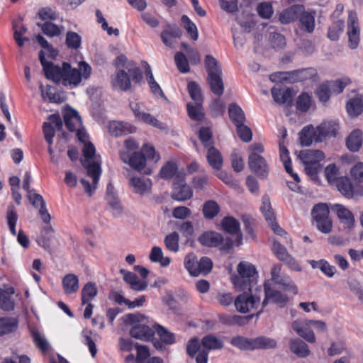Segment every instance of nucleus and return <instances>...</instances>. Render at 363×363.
I'll return each mask as SVG.
<instances>
[{"label": "nucleus", "mask_w": 363, "mask_h": 363, "mask_svg": "<svg viewBox=\"0 0 363 363\" xmlns=\"http://www.w3.org/2000/svg\"><path fill=\"white\" fill-rule=\"evenodd\" d=\"M345 23L339 20L335 21L328 29V37L331 40H337L339 38L340 33L343 30Z\"/></svg>", "instance_id": "61"}, {"label": "nucleus", "mask_w": 363, "mask_h": 363, "mask_svg": "<svg viewBox=\"0 0 363 363\" xmlns=\"http://www.w3.org/2000/svg\"><path fill=\"white\" fill-rule=\"evenodd\" d=\"M6 218L10 232L12 235H16V224L18 220V214L13 205L8 207Z\"/></svg>", "instance_id": "58"}, {"label": "nucleus", "mask_w": 363, "mask_h": 363, "mask_svg": "<svg viewBox=\"0 0 363 363\" xmlns=\"http://www.w3.org/2000/svg\"><path fill=\"white\" fill-rule=\"evenodd\" d=\"M347 35L349 46L351 49L357 48L360 40V29L356 13L351 12L347 21Z\"/></svg>", "instance_id": "12"}, {"label": "nucleus", "mask_w": 363, "mask_h": 363, "mask_svg": "<svg viewBox=\"0 0 363 363\" xmlns=\"http://www.w3.org/2000/svg\"><path fill=\"white\" fill-rule=\"evenodd\" d=\"M315 128L313 125L304 127L299 133L300 144L301 146H310L313 141L315 142Z\"/></svg>", "instance_id": "34"}, {"label": "nucleus", "mask_w": 363, "mask_h": 363, "mask_svg": "<svg viewBox=\"0 0 363 363\" xmlns=\"http://www.w3.org/2000/svg\"><path fill=\"white\" fill-rule=\"evenodd\" d=\"M291 327L296 333L310 343H314L316 341L314 333L308 329L304 328L303 321L301 320H294L291 323Z\"/></svg>", "instance_id": "31"}, {"label": "nucleus", "mask_w": 363, "mask_h": 363, "mask_svg": "<svg viewBox=\"0 0 363 363\" xmlns=\"http://www.w3.org/2000/svg\"><path fill=\"white\" fill-rule=\"evenodd\" d=\"M118 62L120 63L124 69H119L116 77L112 80L113 88H118L122 91H128L131 88V82L130 77L136 82H140L142 79V72L139 67L132 62H127L125 55H120L117 58Z\"/></svg>", "instance_id": "2"}, {"label": "nucleus", "mask_w": 363, "mask_h": 363, "mask_svg": "<svg viewBox=\"0 0 363 363\" xmlns=\"http://www.w3.org/2000/svg\"><path fill=\"white\" fill-rule=\"evenodd\" d=\"M39 60L46 78L64 86H77L82 79H87L91 72V67L84 61L79 63L78 69L72 68L67 62H63L62 67L55 65L45 60L43 50L39 53Z\"/></svg>", "instance_id": "1"}, {"label": "nucleus", "mask_w": 363, "mask_h": 363, "mask_svg": "<svg viewBox=\"0 0 363 363\" xmlns=\"http://www.w3.org/2000/svg\"><path fill=\"white\" fill-rule=\"evenodd\" d=\"M144 317L135 314H127L123 317V321L126 324L132 325L130 335L132 337L143 341H149L155 334V328L152 329L141 322Z\"/></svg>", "instance_id": "5"}, {"label": "nucleus", "mask_w": 363, "mask_h": 363, "mask_svg": "<svg viewBox=\"0 0 363 363\" xmlns=\"http://www.w3.org/2000/svg\"><path fill=\"white\" fill-rule=\"evenodd\" d=\"M281 270V265L280 264H275L271 269L272 279L277 284L281 285L284 289L290 291L295 294H297L298 289L295 284L288 277H280Z\"/></svg>", "instance_id": "17"}, {"label": "nucleus", "mask_w": 363, "mask_h": 363, "mask_svg": "<svg viewBox=\"0 0 363 363\" xmlns=\"http://www.w3.org/2000/svg\"><path fill=\"white\" fill-rule=\"evenodd\" d=\"M204 65L208 75L222 72V69L218 61L211 55H206L205 56Z\"/></svg>", "instance_id": "44"}, {"label": "nucleus", "mask_w": 363, "mask_h": 363, "mask_svg": "<svg viewBox=\"0 0 363 363\" xmlns=\"http://www.w3.org/2000/svg\"><path fill=\"white\" fill-rule=\"evenodd\" d=\"M264 298L262 303V309L259 310L257 313L256 316L263 311V308L269 303H274L283 307L286 305L288 301V298L286 295L282 294L280 291L272 289L269 284H264Z\"/></svg>", "instance_id": "10"}, {"label": "nucleus", "mask_w": 363, "mask_h": 363, "mask_svg": "<svg viewBox=\"0 0 363 363\" xmlns=\"http://www.w3.org/2000/svg\"><path fill=\"white\" fill-rule=\"evenodd\" d=\"M64 121L66 128L71 132L82 126V120L77 111L71 108L64 111Z\"/></svg>", "instance_id": "22"}, {"label": "nucleus", "mask_w": 363, "mask_h": 363, "mask_svg": "<svg viewBox=\"0 0 363 363\" xmlns=\"http://www.w3.org/2000/svg\"><path fill=\"white\" fill-rule=\"evenodd\" d=\"M297 156L303 164L307 175L313 180L317 179L318 174L323 168L320 162L325 159L323 152L308 149L298 152Z\"/></svg>", "instance_id": "3"}, {"label": "nucleus", "mask_w": 363, "mask_h": 363, "mask_svg": "<svg viewBox=\"0 0 363 363\" xmlns=\"http://www.w3.org/2000/svg\"><path fill=\"white\" fill-rule=\"evenodd\" d=\"M220 206L214 200L206 201L202 208L203 216L207 219L214 218L220 212Z\"/></svg>", "instance_id": "40"}, {"label": "nucleus", "mask_w": 363, "mask_h": 363, "mask_svg": "<svg viewBox=\"0 0 363 363\" xmlns=\"http://www.w3.org/2000/svg\"><path fill=\"white\" fill-rule=\"evenodd\" d=\"M272 252L280 261L283 262L289 269L296 272L301 271L298 262L288 252L286 247L277 240L273 241Z\"/></svg>", "instance_id": "9"}, {"label": "nucleus", "mask_w": 363, "mask_h": 363, "mask_svg": "<svg viewBox=\"0 0 363 363\" xmlns=\"http://www.w3.org/2000/svg\"><path fill=\"white\" fill-rule=\"evenodd\" d=\"M174 60L177 69L182 73H187L190 71L189 62L185 55L181 52H178L174 55Z\"/></svg>", "instance_id": "59"}, {"label": "nucleus", "mask_w": 363, "mask_h": 363, "mask_svg": "<svg viewBox=\"0 0 363 363\" xmlns=\"http://www.w3.org/2000/svg\"><path fill=\"white\" fill-rule=\"evenodd\" d=\"M316 135L315 142L320 143L326 138L335 137L338 129V124L333 121H325L315 127Z\"/></svg>", "instance_id": "13"}, {"label": "nucleus", "mask_w": 363, "mask_h": 363, "mask_svg": "<svg viewBox=\"0 0 363 363\" xmlns=\"http://www.w3.org/2000/svg\"><path fill=\"white\" fill-rule=\"evenodd\" d=\"M82 336L85 340V342L89 347V350L93 357L96 356L97 352L96 346L95 344L96 334L94 333L91 330L85 329L82 331Z\"/></svg>", "instance_id": "52"}, {"label": "nucleus", "mask_w": 363, "mask_h": 363, "mask_svg": "<svg viewBox=\"0 0 363 363\" xmlns=\"http://www.w3.org/2000/svg\"><path fill=\"white\" fill-rule=\"evenodd\" d=\"M108 132L114 137H120L135 131V128L128 123L112 121L108 125Z\"/></svg>", "instance_id": "24"}, {"label": "nucleus", "mask_w": 363, "mask_h": 363, "mask_svg": "<svg viewBox=\"0 0 363 363\" xmlns=\"http://www.w3.org/2000/svg\"><path fill=\"white\" fill-rule=\"evenodd\" d=\"M179 235L177 232H173L167 235L164 238V244L166 247L173 252H177L179 249Z\"/></svg>", "instance_id": "55"}, {"label": "nucleus", "mask_w": 363, "mask_h": 363, "mask_svg": "<svg viewBox=\"0 0 363 363\" xmlns=\"http://www.w3.org/2000/svg\"><path fill=\"white\" fill-rule=\"evenodd\" d=\"M177 167L174 162H167L161 169V177L164 179H169L176 175Z\"/></svg>", "instance_id": "63"}, {"label": "nucleus", "mask_w": 363, "mask_h": 363, "mask_svg": "<svg viewBox=\"0 0 363 363\" xmlns=\"http://www.w3.org/2000/svg\"><path fill=\"white\" fill-rule=\"evenodd\" d=\"M206 151V160L208 164L213 169L220 170L223 164V159L220 151L215 146H211Z\"/></svg>", "instance_id": "27"}, {"label": "nucleus", "mask_w": 363, "mask_h": 363, "mask_svg": "<svg viewBox=\"0 0 363 363\" xmlns=\"http://www.w3.org/2000/svg\"><path fill=\"white\" fill-rule=\"evenodd\" d=\"M332 211H334L340 221L347 228H351L354 225V218L350 211L342 204L336 203L332 206Z\"/></svg>", "instance_id": "21"}, {"label": "nucleus", "mask_w": 363, "mask_h": 363, "mask_svg": "<svg viewBox=\"0 0 363 363\" xmlns=\"http://www.w3.org/2000/svg\"><path fill=\"white\" fill-rule=\"evenodd\" d=\"M62 284L65 293L67 295L76 293L79 289V279L76 274L72 273L64 276Z\"/></svg>", "instance_id": "28"}, {"label": "nucleus", "mask_w": 363, "mask_h": 363, "mask_svg": "<svg viewBox=\"0 0 363 363\" xmlns=\"http://www.w3.org/2000/svg\"><path fill=\"white\" fill-rule=\"evenodd\" d=\"M238 274L231 277L235 287L239 291L248 289L251 292L252 285L257 279L255 267L246 262H241L237 267Z\"/></svg>", "instance_id": "4"}, {"label": "nucleus", "mask_w": 363, "mask_h": 363, "mask_svg": "<svg viewBox=\"0 0 363 363\" xmlns=\"http://www.w3.org/2000/svg\"><path fill=\"white\" fill-rule=\"evenodd\" d=\"M55 233V229L50 223L45 224L42 228L40 235L37 239V242L45 250L50 249V242L51 240V235Z\"/></svg>", "instance_id": "35"}, {"label": "nucleus", "mask_w": 363, "mask_h": 363, "mask_svg": "<svg viewBox=\"0 0 363 363\" xmlns=\"http://www.w3.org/2000/svg\"><path fill=\"white\" fill-rule=\"evenodd\" d=\"M303 6L301 5H294L284 10L279 15V21L282 24H288L298 18L299 14L303 11Z\"/></svg>", "instance_id": "29"}, {"label": "nucleus", "mask_w": 363, "mask_h": 363, "mask_svg": "<svg viewBox=\"0 0 363 363\" xmlns=\"http://www.w3.org/2000/svg\"><path fill=\"white\" fill-rule=\"evenodd\" d=\"M18 328V320L13 317L0 318V336L14 332Z\"/></svg>", "instance_id": "36"}, {"label": "nucleus", "mask_w": 363, "mask_h": 363, "mask_svg": "<svg viewBox=\"0 0 363 363\" xmlns=\"http://www.w3.org/2000/svg\"><path fill=\"white\" fill-rule=\"evenodd\" d=\"M84 160L82 162L83 166L86 169L88 175L93 179L96 185L98 184L101 174V168L99 160L95 155V147L92 143H84L83 149Z\"/></svg>", "instance_id": "6"}, {"label": "nucleus", "mask_w": 363, "mask_h": 363, "mask_svg": "<svg viewBox=\"0 0 363 363\" xmlns=\"http://www.w3.org/2000/svg\"><path fill=\"white\" fill-rule=\"evenodd\" d=\"M201 345L202 349L196 355V363H207L209 350H218L223 347V342L212 335L203 337L201 340Z\"/></svg>", "instance_id": "8"}, {"label": "nucleus", "mask_w": 363, "mask_h": 363, "mask_svg": "<svg viewBox=\"0 0 363 363\" xmlns=\"http://www.w3.org/2000/svg\"><path fill=\"white\" fill-rule=\"evenodd\" d=\"M337 190L347 199H352L356 195H363V186H359L356 190L348 177H340L335 183Z\"/></svg>", "instance_id": "16"}, {"label": "nucleus", "mask_w": 363, "mask_h": 363, "mask_svg": "<svg viewBox=\"0 0 363 363\" xmlns=\"http://www.w3.org/2000/svg\"><path fill=\"white\" fill-rule=\"evenodd\" d=\"M329 208L325 203H318L312 210V216L315 220L329 217Z\"/></svg>", "instance_id": "60"}, {"label": "nucleus", "mask_w": 363, "mask_h": 363, "mask_svg": "<svg viewBox=\"0 0 363 363\" xmlns=\"http://www.w3.org/2000/svg\"><path fill=\"white\" fill-rule=\"evenodd\" d=\"M259 302L260 297L256 294L244 292L235 298L234 306L238 312L247 313L257 308Z\"/></svg>", "instance_id": "7"}, {"label": "nucleus", "mask_w": 363, "mask_h": 363, "mask_svg": "<svg viewBox=\"0 0 363 363\" xmlns=\"http://www.w3.org/2000/svg\"><path fill=\"white\" fill-rule=\"evenodd\" d=\"M254 315H250L247 316H241L239 315H230L226 313L220 314L218 315V320L220 323L223 325L228 326H242L248 323L252 319Z\"/></svg>", "instance_id": "20"}, {"label": "nucleus", "mask_w": 363, "mask_h": 363, "mask_svg": "<svg viewBox=\"0 0 363 363\" xmlns=\"http://www.w3.org/2000/svg\"><path fill=\"white\" fill-rule=\"evenodd\" d=\"M248 166L252 172L261 178H265L268 172V167L263 157L257 153H250L248 156Z\"/></svg>", "instance_id": "14"}, {"label": "nucleus", "mask_w": 363, "mask_h": 363, "mask_svg": "<svg viewBox=\"0 0 363 363\" xmlns=\"http://www.w3.org/2000/svg\"><path fill=\"white\" fill-rule=\"evenodd\" d=\"M274 100L279 104L291 105L293 98V90L291 88H276L271 90Z\"/></svg>", "instance_id": "26"}, {"label": "nucleus", "mask_w": 363, "mask_h": 363, "mask_svg": "<svg viewBox=\"0 0 363 363\" xmlns=\"http://www.w3.org/2000/svg\"><path fill=\"white\" fill-rule=\"evenodd\" d=\"M228 114L235 125L245 123V116L242 108L236 104H230L228 106Z\"/></svg>", "instance_id": "37"}, {"label": "nucleus", "mask_w": 363, "mask_h": 363, "mask_svg": "<svg viewBox=\"0 0 363 363\" xmlns=\"http://www.w3.org/2000/svg\"><path fill=\"white\" fill-rule=\"evenodd\" d=\"M301 28L308 33H312L315 28V16L309 12L303 11L299 14Z\"/></svg>", "instance_id": "39"}, {"label": "nucleus", "mask_w": 363, "mask_h": 363, "mask_svg": "<svg viewBox=\"0 0 363 363\" xmlns=\"http://www.w3.org/2000/svg\"><path fill=\"white\" fill-rule=\"evenodd\" d=\"M13 293L6 291L0 289V308L4 311H11L14 307V303L11 298V295Z\"/></svg>", "instance_id": "57"}, {"label": "nucleus", "mask_w": 363, "mask_h": 363, "mask_svg": "<svg viewBox=\"0 0 363 363\" xmlns=\"http://www.w3.org/2000/svg\"><path fill=\"white\" fill-rule=\"evenodd\" d=\"M65 43L69 48L77 50L81 45V36L73 31H68L66 35Z\"/></svg>", "instance_id": "64"}, {"label": "nucleus", "mask_w": 363, "mask_h": 363, "mask_svg": "<svg viewBox=\"0 0 363 363\" xmlns=\"http://www.w3.org/2000/svg\"><path fill=\"white\" fill-rule=\"evenodd\" d=\"M184 28L186 30L190 38L194 40H197L199 33L196 25L189 19L186 15H183L181 18Z\"/></svg>", "instance_id": "51"}, {"label": "nucleus", "mask_w": 363, "mask_h": 363, "mask_svg": "<svg viewBox=\"0 0 363 363\" xmlns=\"http://www.w3.org/2000/svg\"><path fill=\"white\" fill-rule=\"evenodd\" d=\"M348 114L351 116H357L363 111V101L359 98L351 99L346 105Z\"/></svg>", "instance_id": "45"}, {"label": "nucleus", "mask_w": 363, "mask_h": 363, "mask_svg": "<svg viewBox=\"0 0 363 363\" xmlns=\"http://www.w3.org/2000/svg\"><path fill=\"white\" fill-rule=\"evenodd\" d=\"M182 35V31L177 25H167L161 33V38L165 45L172 47L173 39L179 38Z\"/></svg>", "instance_id": "23"}, {"label": "nucleus", "mask_w": 363, "mask_h": 363, "mask_svg": "<svg viewBox=\"0 0 363 363\" xmlns=\"http://www.w3.org/2000/svg\"><path fill=\"white\" fill-rule=\"evenodd\" d=\"M316 74V70L312 67L297 69L291 72L292 77L296 78L297 80L300 81L311 79L314 77Z\"/></svg>", "instance_id": "54"}, {"label": "nucleus", "mask_w": 363, "mask_h": 363, "mask_svg": "<svg viewBox=\"0 0 363 363\" xmlns=\"http://www.w3.org/2000/svg\"><path fill=\"white\" fill-rule=\"evenodd\" d=\"M310 264L313 269H320L329 277H332L336 272L335 267L323 259L319 261L311 260L310 261Z\"/></svg>", "instance_id": "48"}, {"label": "nucleus", "mask_w": 363, "mask_h": 363, "mask_svg": "<svg viewBox=\"0 0 363 363\" xmlns=\"http://www.w3.org/2000/svg\"><path fill=\"white\" fill-rule=\"evenodd\" d=\"M150 259L153 262H160L162 266L166 267L170 264L169 257H164L161 247L155 246L152 248L150 254Z\"/></svg>", "instance_id": "47"}, {"label": "nucleus", "mask_w": 363, "mask_h": 363, "mask_svg": "<svg viewBox=\"0 0 363 363\" xmlns=\"http://www.w3.org/2000/svg\"><path fill=\"white\" fill-rule=\"evenodd\" d=\"M193 196L191 187L188 186L183 177H177V181L173 184L172 198L174 200L184 201L190 199Z\"/></svg>", "instance_id": "15"}, {"label": "nucleus", "mask_w": 363, "mask_h": 363, "mask_svg": "<svg viewBox=\"0 0 363 363\" xmlns=\"http://www.w3.org/2000/svg\"><path fill=\"white\" fill-rule=\"evenodd\" d=\"M188 92L191 99L196 102H203V97L200 86L196 82H190L188 84Z\"/></svg>", "instance_id": "56"}, {"label": "nucleus", "mask_w": 363, "mask_h": 363, "mask_svg": "<svg viewBox=\"0 0 363 363\" xmlns=\"http://www.w3.org/2000/svg\"><path fill=\"white\" fill-rule=\"evenodd\" d=\"M207 81L211 91L214 94L220 96L224 91V84L222 79V72L208 75Z\"/></svg>", "instance_id": "32"}, {"label": "nucleus", "mask_w": 363, "mask_h": 363, "mask_svg": "<svg viewBox=\"0 0 363 363\" xmlns=\"http://www.w3.org/2000/svg\"><path fill=\"white\" fill-rule=\"evenodd\" d=\"M199 138L206 150L209 149L211 146H214L212 132L208 128H201L199 130Z\"/></svg>", "instance_id": "53"}, {"label": "nucleus", "mask_w": 363, "mask_h": 363, "mask_svg": "<svg viewBox=\"0 0 363 363\" xmlns=\"http://www.w3.org/2000/svg\"><path fill=\"white\" fill-rule=\"evenodd\" d=\"M289 347L291 352L300 357H306L310 354L308 346L299 338L291 339Z\"/></svg>", "instance_id": "33"}, {"label": "nucleus", "mask_w": 363, "mask_h": 363, "mask_svg": "<svg viewBox=\"0 0 363 363\" xmlns=\"http://www.w3.org/2000/svg\"><path fill=\"white\" fill-rule=\"evenodd\" d=\"M254 338H247L243 336H236L231 339L230 343L244 350H253Z\"/></svg>", "instance_id": "46"}, {"label": "nucleus", "mask_w": 363, "mask_h": 363, "mask_svg": "<svg viewBox=\"0 0 363 363\" xmlns=\"http://www.w3.org/2000/svg\"><path fill=\"white\" fill-rule=\"evenodd\" d=\"M223 229L228 233L236 236V245H240L242 242V235L240 229V223L233 217H225L222 220Z\"/></svg>", "instance_id": "18"}, {"label": "nucleus", "mask_w": 363, "mask_h": 363, "mask_svg": "<svg viewBox=\"0 0 363 363\" xmlns=\"http://www.w3.org/2000/svg\"><path fill=\"white\" fill-rule=\"evenodd\" d=\"M121 160L136 171H141L146 165V157L142 152L120 151Z\"/></svg>", "instance_id": "11"}, {"label": "nucleus", "mask_w": 363, "mask_h": 363, "mask_svg": "<svg viewBox=\"0 0 363 363\" xmlns=\"http://www.w3.org/2000/svg\"><path fill=\"white\" fill-rule=\"evenodd\" d=\"M203 102H196L194 105L188 104L187 111L191 119L201 121L204 118V112L202 107Z\"/></svg>", "instance_id": "42"}, {"label": "nucleus", "mask_w": 363, "mask_h": 363, "mask_svg": "<svg viewBox=\"0 0 363 363\" xmlns=\"http://www.w3.org/2000/svg\"><path fill=\"white\" fill-rule=\"evenodd\" d=\"M236 132L241 140L245 143H249L252 140V133L251 129L245 125L244 123L236 125Z\"/></svg>", "instance_id": "62"}, {"label": "nucleus", "mask_w": 363, "mask_h": 363, "mask_svg": "<svg viewBox=\"0 0 363 363\" xmlns=\"http://www.w3.org/2000/svg\"><path fill=\"white\" fill-rule=\"evenodd\" d=\"M277 343L274 339L265 336H259L254 338L253 350L274 349L277 347Z\"/></svg>", "instance_id": "38"}, {"label": "nucleus", "mask_w": 363, "mask_h": 363, "mask_svg": "<svg viewBox=\"0 0 363 363\" xmlns=\"http://www.w3.org/2000/svg\"><path fill=\"white\" fill-rule=\"evenodd\" d=\"M363 133L360 129L353 130L346 138V146L352 152H358L362 146Z\"/></svg>", "instance_id": "25"}, {"label": "nucleus", "mask_w": 363, "mask_h": 363, "mask_svg": "<svg viewBox=\"0 0 363 363\" xmlns=\"http://www.w3.org/2000/svg\"><path fill=\"white\" fill-rule=\"evenodd\" d=\"M37 25L41 28L44 34L50 37L60 35L64 29L63 27H59L50 21H45L43 24L38 23Z\"/></svg>", "instance_id": "49"}, {"label": "nucleus", "mask_w": 363, "mask_h": 363, "mask_svg": "<svg viewBox=\"0 0 363 363\" xmlns=\"http://www.w3.org/2000/svg\"><path fill=\"white\" fill-rule=\"evenodd\" d=\"M223 236L216 232H206L199 238V242L208 247H218L223 243Z\"/></svg>", "instance_id": "30"}, {"label": "nucleus", "mask_w": 363, "mask_h": 363, "mask_svg": "<svg viewBox=\"0 0 363 363\" xmlns=\"http://www.w3.org/2000/svg\"><path fill=\"white\" fill-rule=\"evenodd\" d=\"M97 294L96 284L91 281L86 283L82 289V303L86 305Z\"/></svg>", "instance_id": "41"}, {"label": "nucleus", "mask_w": 363, "mask_h": 363, "mask_svg": "<svg viewBox=\"0 0 363 363\" xmlns=\"http://www.w3.org/2000/svg\"><path fill=\"white\" fill-rule=\"evenodd\" d=\"M184 266L191 276L196 277L199 274V261L194 254L189 253L185 257Z\"/></svg>", "instance_id": "43"}, {"label": "nucleus", "mask_w": 363, "mask_h": 363, "mask_svg": "<svg viewBox=\"0 0 363 363\" xmlns=\"http://www.w3.org/2000/svg\"><path fill=\"white\" fill-rule=\"evenodd\" d=\"M129 184L134 193L143 196L151 192L152 182L149 179L134 177L130 179Z\"/></svg>", "instance_id": "19"}, {"label": "nucleus", "mask_w": 363, "mask_h": 363, "mask_svg": "<svg viewBox=\"0 0 363 363\" xmlns=\"http://www.w3.org/2000/svg\"><path fill=\"white\" fill-rule=\"evenodd\" d=\"M157 333L160 336L162 342L166 345H171L175 342V336L170 331L167 330L165 328L160 325H155V333Z\"/></svg>", "instance_id": "50"}]
</instances>
